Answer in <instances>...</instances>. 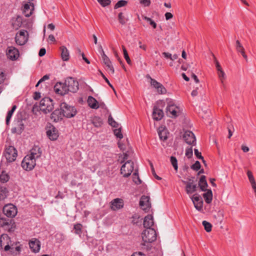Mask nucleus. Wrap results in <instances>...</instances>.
Masks as SVG:
<instances>
[{
    "instance_id": "4be33fe9",
    "label": "nucleus",
    "mask_w": 256,
    "mask_h": 256,
    "mask_svg": "<svg viewBox=\"0 0 256 256\" xmlns=\"http://www.w3.org/2000/svg\"><path fill=\"white\" fill-rule=\"evenodd\" d=\"M29 246L31 250L34 252H37L40 249V242L38 240L34 239L29 242Z\"/></svg>"
},
{
    "instance_id": "aec40b11",
    "label": "nucleus",
    "mask_w": 256,
    "mask_h": 256,
    "mask_svg": "<svg viewBox=\"0 0 256 256\" xmlns=\"http://www.w3.org/2000/svg\"><path fill=\"white\" fill-rule=\"evenodd\" d=\"M62 113L60 108H56L50 114V119L54 122H58L60 120L62 119Z\"/></svg>"
},
{
    "instance_id": "f3484780",
    "label": "nucleus",
    "mask_w": 256,
    "mask_h": 256,
    "mask_svg": "<svg viewBox=\"0 0 256 256\" xmlns=\"http://www.w3.org/2000/svg\"><path fill=\"white\" fill-rule=\"evenodd\" d=\"M152 86L156 88L159 94H165L166 93V88L162 84L158 82L156 80H152Z\"/></svg>"
},
{
    "instance_id": "c756f323",
    "label": "nucleus",
    "mask_w": 256,
    "mask_h": 256,
    "mask_svg": "<svg viewBox=\"0 0 256 256\" xmlns=\"http://www.w3.org/2000/svg\"><path fill=\"white\" fill-rule=\"evenodd\" d=\"M16 42L17 44L22 46L28 40V37H23L20 36H16Z\"/></svg>"
},
{
    "instance_id": "09e8293b",
    "label": "nucleus",
    "mask_w": 256,
    "mask_h": 256,
    "mask_svg": "<svg viewBox=\"0 0 256 256\" xmlns=\"http://www.w3.org/2000/svg\"><path fill=\"white\" fill-rule=\"evenodd\" d=\"M132 218L133 220L132 222L134 224H136L137 226L141 224V222L139 220L140 217L138 214H135L134 215L132 216Z\"/></svg>"
},
{
    "instance_id": "e2e57ef3",
    "label": "nucleus",
    "mask_w": 256,
    "mask_h": 256,
    "mask_svg": "<svg viewBox=\"0 0 256 256\" xmlns=\"http://www.w3.org/2000/svg\"><path fill=\"white\" fill-rule=\"evenodd\" d=\"M46 80H48V74H46L42 78H41L36 84V86L38 87L40 83Z\"/></svg>"
},
{
    "instance_id": "9d476101",
    "label": "nucleus",
    "mask_w": 256,
    "mask_h": 256,
    "mask_svg": "<svg viewBox=\"0 0 256 256\" xmlns=\"http://www.w3.org/2000/svg\"><path fill=\"white\" fill-rule=\"evenodd\" d=\"M150 200V196L144 195L142 196L140 199V206L142 210L145 211V212H148L151 207V204Z\"/></svg>"
},
{
    "instance_id": "6ab92c4d",
    "label": "nucleus",
    "mask_w": 256,
    "mask_h": 256,
    "mask_svg": "<svg viewBox=\"0 0 256 256\" xmlns=\"http://www.w3.org/2000/svg\"><path fill=\"white\" fill-rule=\"evenodd\" d=\"M154 224L153 216L152 214H148L145 216L144 220L143 225L146 228V230L152 228L150 227Z\"/></svg>"
},
{
    "instance_id": "393cba45",
    "label": "nucleus",
    "mask_w": 256,
    "mask_h": 256,
    "mask_svg": "<svg viewBox=\"0 0 256 256\" xmlns=\"http://www.w3.org/2000/svg\"><path fill=\"white\" fill-rule=\"evenodd\" d=\"M236 51L240 52L246 60L247 61L248 57L246 54L244 48L238 40H236Z\"/></svg>"
},
{
    "instance_id": "bf43d9fd",
    "label": "nucleus",
    "mask_w": 256,
    "mask_h": 256,
    "mask_svg": "<svg viewBox=\"0 0 256 256\" xmlns=\"http://www.w3.org/2000/svg\"><path fill=\"white\" fill-rule=\"evenodd\" d=\"M28 32L26 30H22L20 31V32L16 34V35L20 36L23 37H28Z\"/></svg>"
},
{
    "instance_id": "c9c22d12",
    "label": "nucleus",
    "mask_w": 256,
    "mask_h": 256,
    "mask_svg": "<svg viewBox=\"0 0 256 256\" xmlns=\"http://www.w3.org/2000/svg\"><path fill=\"white\" fill-rule=\"evenodd\" d=\"M16 108V105H14L12 106L11 110H10L8 112L6 117V124L7 125H8L9 124L10 118H11Z\"/></svg>"
},
{
    "instance_id": "774afa93",
    "label": "nucleus",
    "mask_w": 256,
    "mask_h": 256,
    "mask_svg": "<svg viewBox=\"0 0 256 256\" xmlns=\"http://www.w3.org/2000/svg\"><path fill=\"white\" fill-rule=\"evenodd\" d=\"M131 256H146L142 252H134Z\"/></svg>"
},
{
    "instance_id": "13d9d810",
    "label": "nucleus",
    "mask_w": 256,
    "mask_h": 256,
    "mask_svg": "<svg viewBox=\"0 0 256 256\" xmlns=\"http://www.w3.org/2000/svg\"><path fill=\"white\" fill-rule=\"evenodd\" d=\"M107 68V70H110V71L112 74H114V69L112 65V62L110 63H108V64H105Z\"/></svg>"
},
{
    "instance_id": "6e6552de",
    "label": "nucleus",
    "mask_w": 256,
    "mask_h": 256,
    "mask_svg": "<svg viewBox=\"0 0 256 256\" xmlns=\"http://www.w3.org/2000/svg\"><path fill=\"white\" fill-rule=\"evenodd\" d=\"M2 212L6 216L14 218L17 214V208L12 204H6L4 206Z\"/></svg>"
},
{
    "instance_id": "69168bd1",
    "label": "nucleus",
    "mask_w": 256,
    "mask_h": 256,
    "mask_svg": "<svg viewBox=\"0 0 256 256\" xmlns=\"http://www.w3.org/2000/svg\"><path fill=\"white\" fill-rule=\"evenodd\" d=\"M9 250H10L11 253H14V248H12L8 244H7L4 246V250L8 251Z\"/></svg>"
},
{
    "instance_id": "5fc2aeb1",
    "label": "nucleus",
    "mask_w": 256,
    "mask_h": 256,
    "mask_svg": "<svg viewBox=\"0 0 256 256\" xmlns=\"http://www.w3.org/2000/svg\"><path fill=\"white\" fill-rule=\"evenodd\" d=\"M193 155L192 147L188 148L186 150V156L188 158H192Z\"/></svg>"
},
{
    "instance_id": "79ce46f5",
    "label": "nucleus",
    "mask_w": 256,
    "mask_h": 256,
    "mask_svg": "<svg viewBox=\"0 0 256 256\" xmlns=\"http://www.w3.org/2000/svg\"><path fill=\"white\" fill-rule=\"evenodd\" d=\"M170 161L171 164L174 168V170L176 172H178V160L174 156H171L170 158Z\"/></svg>"
},
{
    "instance_id": "603ef678",
    "label": "nucleus",
    "mask_w": 256,
    "mask_h": 256,
    "mask_svg": "<svg viewBox=\"0 0 256 256\" xmlns=\"http://www.w3.org/2000/svg\"><path fill=\"white\" fill-rule=\"evenodd\" d=\"M218 77L220 80L221 82L224 84V80L225 79V73L222 70H218Z\"/></svg>"
},
{
    "instance_id": "473e14b6",
    "label": "nucleus",
    "mask_w": 256,
    "mask_h": 256,
    "mask_svg": "<svg viewBox=\"0 0 256 256\" xmlns=\"http://www.w3.org/2000/svg\"><path fill=\"white\" fill-rule=\"evenodd\" d=\"M82 225L80 223H77L74 224L73 228L74 234L80 236L82 232Z\"/></svg>"
},
{
    "instance_id": "3c124183",
    "label": "nucleus",
    "mask_w": 256,
    "mask_h": 256,
    "mask_svg": "<svg viewBox=\"0 0 256 256\" xmlns=\"http://www.w3.org/2000/svg\"><path fill=\"white\" fill-rule=\"evenodd\" d=\"M100 73L101 76L102 77V78L104 80L105 82L108 84V85L113 90L114 93L116 94V91L113 86L110 84L109 80L105 76V75L101 72L100 71Z\"/></svg>"
},
{
    "instance_id": "ddd939ff",
    "label": "nucleus",
    "mask_w": 256,
    "mask_h": 256,
    "mask_svg": "<svg viewBox=\"0 0 256 256\" xmlns=\"http://www.w3.org/2000/svg\"><path fill=\"white\" fill-rule=\"evenodd\" d=\"M6 56L10 60H14L18 57L19 52L18 50L14 47L9 46L6 50Z\"/></svg>"
},
{
    "instance_id": "37998d69",
    "label": "nucleus",
    "mask_w": 256,
    "mask_h": 256,
    "mask_svg": "<svg viewBox=\"0 0 256 256\" xmlns=\"http://www.w3.org/2000/svg\"><path fill=\"white\" fill-rule=\"evenodd\" d=\"M128 2L125 0H118L114 5V9H118V8L126 6Z\"/></svg>"
},
{
    "instance_id": "a878e982",
    "label": "nucleus",
    "mask_w": 256,
    "mask_h": 256,
    "mask_svg": "<svg viewBox=\"0 0 256 256\" xmlns=\"http://www.w3.org/2000/svg\"><path fill=\"white\" fill-rule=\"evenodd\" d=\"M42 152L41 148L39 146H34L30 150V154L29 155L36 159L40 156Z\"/></svg>"
},
{
    "instance_id": "412c9836",
    "label": "nucleus",
    "mask_w": 256,
    "mask_h": 256,
    "mask_svg": "<svg viewBox=\"0 0 256 256\" xmlns=\"http://www.w3.org/2000/svg\"><path fill=\"white\" fill-rule=\"evenodd\" d=\"M198 187L202 192L206 190L208 187V184L206 180V176L204 175L200 176L198 181Z\"/></svg>"
},
{
    "instance_id": "9b49d317",
    "label": "nucleus",
    "mask_w": 256,
    "mask_h": 256,
    "mask_svg": "<svg viewBox=\"0 0 256 256\" xmlns=\"http://www.w3.org/2000/svg\"><path fill=\"white\" fill-rule=\"evenodd\" d=\"M191 199L194 203L195 208L198 211L202 210L203 200L202 198L198 194H194Z\"/></svg>"
},
{
    "instance_id": "680f3d73",
    "label": "nucleus",
    "mask_w": 256,
    "mask_h": 256,
    "mask_svg": "<svg viewBox=\"0 0 256 256\" xmlns=\"http://www.w3.org/2000/svg\"><path fill=\"white\" fill-rule=\"evenodd\" d=\"M247 175L248 178L250 182H253L255 180L254 177L253 176L252 173L251 171L248 170L247 172Z\"/></svg>"
},
{
    "instance_id": "72a5a7b5",
    "label": "nucleus",
    "mask_w": 256,
    "mask_h": 256,
    "mask_svg": "<svg viewBox=\"0 0 256 256\" xmlns=\"http://www.w3.org/2000/svg\"><path fill=\"white\" fill-rule=\"evenodd\" d=\"M100 54H101L103 62L104 64L110 63L111 61L108 57L105 54L102 46H100V50H99Z\"/></svg>"
},
{
    "instance_id": "8fccbe9b",
    "label": "nucleus",
    "mask_w": 256,
    "mask_h": 256,
    "mask_svg": "<svg viewBox=\"0 0 256 256\" xmlns=\"http://www.w3.org/2000/svg\"><path fill=\"white\" fill-rule=\"evenodd\" d=\"M122 128L120 127L118 129H115L114 130V135L117 138H119L120 139H122L123 138V135L122 133Z\"/></svg>"
},
{
    "instance_id": "e433bc0d",
    "label": "nucleus",
    "mask_w": 256,
    "mask_h": 256,
    "mask_svg": "<svg viewBox=\"0 0 256 256\" xmlns=\"http://www.w3.org/2000/svg\"><path fill=\"white\" fill-rule=\"evenodd\" d=\"M22 19L20 16H18L14 22L12 23L13 26L16 28H18L22 26Z\"/></svg>"
},
{
    "instance_id": "49530a36",
    "label": "nucleus",
    "mask_w": 256,
    "mask_h": 256,
    "mask_svg": "<svg viewBox=\"0 0 256 256\" xmlns=\"http://www.w3.org/2000/svg\"><path fill=\"white\" fill-rule=\"evenodd\" d=\"M150 166L151 171L153 176L154 178L158 180H161L162 178L158 176L156 174V172H155L154 168L152 163L151 162H150Z\"/></svg>"
},
{
    "instance_id": "dca6fc26",
    "label": "nucleus",
    "mask_w": 256,
    "mask_h": 256,
    "mask_svg": "<svg viewBox=\"0 0 256 256\" xmlns=\"http://www.w3.org/2000/svg\"><path fill=\"white\" fill-rule=\"evenodd\" d=\"M34 10V6L32 3L28 2L24 5L22 12L26 17L30 16Z\"/></svg>"
},
{
    "instance_id": "f8f14e48",
    "label": "nucleus",
    "mask_w": 256,
    "mask_h": 256,
    "mask_svg": "<svg viewBox=\"0 0 256 256\" xmlns=\"http://www.w3.org/2000/svg\"><path fill=\"white\" fill-rule=\"evenodd\" d=\"M180 112V108L176 105H171L166 106V115L172 118H176Z\"/></svg>"
},
{
    "instance_id": "bb28decb",
    "label": "nucleus",
    "mask_w": 256,
    "mask_h": 256,
    "mask_svg": "<svg viewBox=\"0 0 256 256\" xmlns=\"http://www.w3.org/2000/svg\"><path fill=\"white\" fill-rule=\"evenodd\" d=\"M206 192L202 194V196L206 202L208 204H210L212 202V192L210 189L206 190L205 191Z\"/></svg>"
},
{
    "instance_id": "0eeeda50",
    "label": "nucleus",
    "mask_w": 256,
    "mask_h": 256,
    "mask_svg": "<svg viewBox=\"0 0 256 256\" xmlns=\"http://www.w3.org/2000/svg\"><path fill=\"white\" fill-rule=\"evenodd\" d=\"M67 86L66 82H57L54 86V90L55 92L60 96H64L68 93L66 90Z\"/></svg>"
},
{
    "instance_id": "c85d7f7f",
    "label": "nucleus",
    "mask_w": 256,
    "mask_h": 256,
    "mask_svg": "<svg viewBox=\"0 0 256 256\" xmlns=\"http://www.w3.org/2000/svg\"><path fill=\"white\" fill-rule=\"evenodd\" d=\"M92 123L96 128H100L103 124L102 118L98 116H94L92 120Z\"/></svg>"
},
{
    "instance_id": "c03bdc74",
    "label": "nucleus",
    "mask_w": 256,
    "mask_h": 256,
    "mask_svg": "<svg viewBox=\"0 0 256 256\" xmlns=\"http://www.w3.org/2000/svg\"><path fill=\"white\" fill-rule=\"evenodd\" d=\"M182 182L186 184V192L187 194H192V182H187L186 181L182 180Z\"/></svg>"
},
{
    "instance_id": "4468645a",
    "label": "nucleus",
    "mask_w": 256,
    "mask_h": 256,
    "mask_svg": "<svg viewBox=\"0 0 256 256\" xmlns=\"http://www.w3.org/2000/svg\"><path fill=\"white\" fill-rule=\"evenodd\" d=\"M152 116L154 120L158 121L162 118L164 113L162 109L158 108L157 106H154Z\"/></svg>"
},
{
    "instance_id": "f257e3e1",
    "label": "nucleus",
    "mask_w": 256,
    "mask_h": 256,
    "mask_svg": "<svg viewBox=\"0 0 256 256\" xmlns=\"http://www.w3.org/2000/svg\"><path fill=\"white\" fill-rule=\"evenodd\" d=\"M143 242L142 245L146 246V243H152L156 240V232L154 228L144 230L142 234Z\"/></svg>"
},
{
    "instance_id": "864d4df0",
    "label": "nucleus",
    "mask_w": 256,
    "mask_h": 256,
    "mask_svg": "<svg viewBox=\"0 0 256 256\" xmlns=\"http://www.w3.org/2000/svg\"><path fill=\"white\" fill-rule=\"evenodd\" d=\"M98 2L103 7H106L111 3L110 0H98Z\"/></svg>"
},
{
    "instance_id": "1a4fd4ad",
    "label": "nucleus",
    "mask_w": 256,
    "mask_h": 256,
    "mask_svg": "<svg viewBox=\"0 0 256 256\" xmlns=\"http://www.w3.org/2000/svg\"><path fill=\"white\" fill-rule=\"evenodd\" d=\"M182 138L188 144L194 146L196 144V136L190 130H186L182 136Z\"/></svg>"
},
{
    "instance_id": "a19ab883",
    "label": "nucleus",
    "mask_w": 256,
    "mask_h": 256,
    "mask_svg": "<svg viewBox=\"0 0 256 256\" xmlns=\"http://www.w3.org/2000/svg\"><path fill=\"white\" fill-rule=\"evenodd\" d=\"M202 224L204 227V230L206 232H210L212 231V224L210 222H209L206 220H204L202 222Z\"/></svg>"
},
{
    "instance_id": "58836bf2",
    "label": "nucleus",
    "mask_w": 256,
    "mask_h": 256,
    "mask_svg": "<svg viewBox=\"0 0 256 256\" xmlns=\"http://www.w3.org/2000/svg\"><path fill=\"white\" fill-rule=\"evenodd\" d=\"M10 178V176L5 171H2L0 174V181L2 183L6 182Z\"/></svg>"
},
{
    "instance_id": "7ed1b4c3",
    "label": "nucleus",
    "mask_w": 256,
    "mask_h": 256,
    "mask_svg": "<svg viewBox=\"0 0 256 256\" xmlns=\"http://www.w3.org/2000/svg\"><path fill=\"white\" fill-rule=\"evenodd\" d=\"M65 82L66 84V90L68 92L76 93L79 89V83L74 78L69 76L66 78Z\"/></svg>"
},
{
    "instance_id": "a211bd4d",
    "label": "nucleus",
    "mask_w": 256,
    "mask_h": 256,
    "mask_svg": "<svg viewBox=\"0 0 256 256\" xmlns=\"http://www.w3.org/2000/svg\"><path fill=\"white\" fill-rule=\"evenodd\" d=\"M111 205L113 210H120L124 207V201L121 198H116L112 201Z\"/></svg>"
},
{
    "instance_id": "39448f33",
    "label": "nucleus",
    "mask_w": 256,
    "mask_h": 256,
    "mask_svg": "<svg viewBox=\"0 0 256 256\" xmlns=\"http://www.w3.org/2000/svg\"><path fill=\"white\" fill-rule=\"evenodd\" d=\"M134 164L131 160L126 162L121 167L120 174L124 178H128L134 170Z\"/></svg>"
},
{
    "instance_id": "f03ea898",
    "label": "nucleus",
    "mask_w": 256,
    "mask_h": 256,
    "mask_svg": "<svg viewBox=\"0 0 256 256\" xmlns=\"http://www.w3.org/2000/svg\"><path fill=\"white\" fill-rule=\"evenodd\" d=\"M59 106L60 107L62 116L66 118H73L77 114V110L75 107L70 106L66 102H62Z\"/></svg>"
},
{
    "instance_id": "ea45409f",
    "label": "nucleus",
    "mask_w": 256,
    "mask_h": 256,
    "mask_svg": "<svg viewBox=\"0 0 256 256\" xmlns=\"http://www.w3.org/2000/svg\"><path fill=\"white\" fill-rule=\"evenodd\" d=\"M132 178L134 182L136 184H140L142 182L139 177L138 170H136L134 172L133 174Z\"/></svg>"
},
{
    "instance_id": "052dcab7",
    "label": "nucleus",
    "mask_w": 256,
    "mask_h": 256,
    "mask_svg": "<svg viewBox=\"0 0 256 256\" xmlns=\"http://www.w3.org/2000/svg\"><path fill=\"white\" fill-rule=\"evenodd\" d=\"M140 2L144 6H148L150 4V0H140Z\"/></svg>"
},
{
    "instance_id": "6e6d98bb",
    "label": "nucleus",
    "mask_w": 256,
    "mask_h": 256,
    "mask_svg": "<svg viewBox=\"0 0 256 256\" xmlns=\"http://www.w3.org/2000/svg\"><path fill=\"white\" fill-rule=\"evenodd\" d=\"M156 104L155 106H157L158 108L162 110L166 105V102L164 100H159L156 102Z\"/></svg>"
},
{
    "instance_id": "0e129e2a",
    "label": "nucleus",
    "mask_w": 256,
    "mask_h": 256,
    "mask_svg": "<svg viewBox=\"0 0 256 256\" xmlns=\"http://www.w3.org/2000/svg\"><path fill=\"white\" fill-rule=\"evenodd\" d=\"M5 76L3 72L0 70V84L4 82Z\"/></svg>"
},
{
    "instance_id": "4d7b16f0",
    "label": "nucleus",
    "mask_w": 256,
    "mask_h": 256,
    "mask_svg": "<svg viewBox=\"0 0 256 256\" xmlns=\"http://www.w3.org/2000/svg\"><path fill=\"white\" fill-rule=\"evenodd\" d=\"M194 152L197 158L199 160L203 159L204 157L202 156L201 152H200L198 149L194 148Z\"/></svg>"
},
{
    "instance_id": "b1692460",
    "label": "nucleus",
    "mask_w": 256,
    "mask_h": 256,
    "mask_svg": "<svg viewBox=\"0 0 256 256\" xmlns=\"http://www.w3.org/2000/svg\"><path fill=\"white\" fill-rule=\"evenodd\" d=\"M88 106L92 109H98L100 106L97 100L92 96H88L87 100Z\"/></svg>"
},
{
    "instance_id": "423d86ee",
    "label": "nucleus",
    "mask_w": 256,
    "mask_h": 256,
    "mask_svg": "<svg viewBox=\"0 0 256 256\" xmlns=\"http://www.w3.org/2000/svg\"><path fill=\"white\" fill-rule=\"evenodd\" d=\"M4 154L8 162H14L18 156L17 150L13 146H9L6 148Z\"/></svg>"
},
{
    "instance_id": "a18cd8bd",
    "label": "nucleus",
    "mask_w": 256,
    "mask_h": 256,
    "mask_svg": "<svg viewBox=\"0 0 256 256\" xmlns=\"http://www.w3.org/2000/svg\"><path fill=\"white\" fill-rule=\"evenodd\" d=\"M108 123L113 128H118V124L114 120L111 114L108 116Z\"/></svg>"
},
{
    "instance_id": "de8ad7c7",
    "label": "nucleus",
    "mask_w": 256,
    "mask_h": 256,
    "mask_svg": "<svg viewBox=\"0 0 256 256\" xmlns=\"http://www.w3.org/2000/svg\"><path fill=\"white\" fill-rule=\"evenodd\" d=\"M190 168L195 171H198L201 168V164L199 161L196 160L194 164L190 166Z\"/></svg>"
},
{
    "instance_id": "cd10ccee",
    "label": "nucleus",
    "mask_w": 256,
    "mask_h": 256,
    "mask_svg": "<svg viewBox=\"0 0 256 256\" xmlns=\"http://www.w3.org/2000/svg\"><path fill=\"white\" fill-rule=\"evenodd\" d=\"M60 50L61 51L62 59L64 61H68L69 60L70 55L67 48L63 46L60 47Z\"/></svg>"
},
{
    "instance_id": "4c0bfd02",
    "label": "nucleus",
    "mask_w": 256,
    "mask_h": 256,
    "mask_svg": "<svg viewBox=\"0 0 256 256\" xmlns=\"http://www.w3.org/2000/svg\"><path fill=\"white\" fill-rule=\"evenodd\" d=\"M122 51H123L124 58H125V60L126 61L127 63L129 65H131L132 64V62H131V60H130V58L129 57V56H128V52L126 47L124 46H122Z\"/></svg>"
},
{
    "instance_id": "338daca9",
    "label": "nucleus",
    "mask_w": 256,
    "mask_h": 256,
    "mask_svg": "<svg viewBox=\"0 0 256 256\" xmlns=\"http://www.w3.org/2000/svg\"><path fill=\"white\" fill-rule=\"evenodd\" d=\"M162 56H164V58H170V60H172V55L171 54H170L169 52H164L162 53Z\"/></svg>"
},
{
    "instance_id": "2f4dec72",
    "label": "nucleus",
    "mask_w": 256,
    "mask_h": 256,
    "mask_svg": "<svg viewBox=\"0 0 256 256\" xmlns=\"http://www.w3.org/2000/svg\"><path fill=\"white\" fill-rule=\"evenodd\" d=\"M8 193V191L4 186H0V200H4L5 199Z\"/></svg>"
},
{
    "instance_id": "20e7f679",
    "label": "nucleus",
    "mask_w": 256,
    "mask_h": 256,
    "mask_svg": "<svg viewBox=\"0 0 256 256\" xmlns=\"http://www.w3.org/2000/svg\"><path fill=\"white\" fill-rule=\"evenodd\" d=\"M36 159L30 156L27 155L23 159L22 162V166L26 170H31L35 166Z\"/></svg>"
},
{
    "instance_id": "5701e85b",
    "label": "nucleus",
    "mask_w": 256,
    "mask_h": 256,
    "mask_svg": "<svg viewBox=\"0 0 256 256\" xmlns=\"http://www.w3.org/2000/svg\"><path fill=\"white\" fill-rule=\"evenodd\" d=\"M24 130V124L22 120H18L16 126L12 128L11 131L13 134H20Z\"/></svg>"
},
{
    "instance_id": "2eb2a0df",
    "label": "nucleus",
    "mask_w": 256,
    "mask_h": 256,
    "mask_svg": "<svg viewBox=\"0 0 256 256\" xmlns=\"http://www.w3.org/2000/svg\"><path fill=\"white\" fill-rule=\"evenodd\" d=\"M59 136L58 130L52 124L49 123V140H56Z\"/></svg>"
},
{
    "instance_id": "f704fd0d",
    "label": "nucleus",
    "mask_w": 256,
    "mask_h": 256,
    "mask_svg": "<svg viewBox=\"0 0 256 256\" xmlns=\"http://www.w3.org/2000/svg\"><path fill=\"white\" fill-rule=\"evenodd\" d=\"M118 19L119 23L122 25H124L128 19L126 18L122 12H120L118 16Z\"/></svg>"
},
{
    "instance_id": "7c9ffc66",
    "label": "nucleus",
    "mask_w": 256,
    "mask_h": 256,
    "mask_svg": "<svg viewBox=\"0 0 256 256\" xmlns=\"http://www.w3.org/2000/svg\"><path fill=\"white\" fill-rule=\"evenodd\" d=\"M168 132V130L164 128L162 130H160L159 129L158 131V134L160 138L163 141L166 140L168 138L167 136Z\"/></svg>"
}]
</instances>
